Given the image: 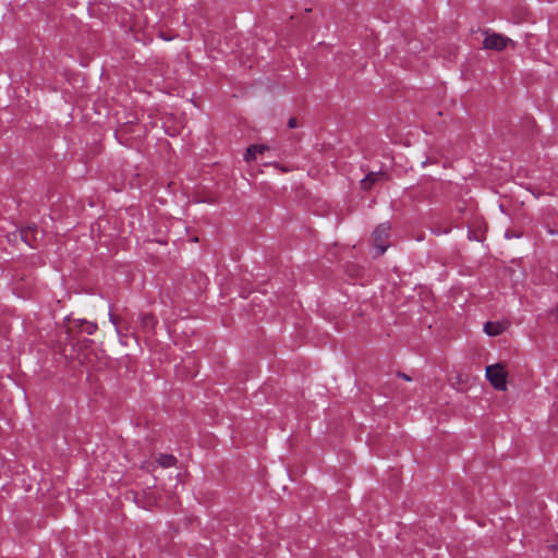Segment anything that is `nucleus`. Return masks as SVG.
Returning a JSON list of instances; mask_svg holds the SVG:
<instances>
[{
	"label": "nucleus",
	"instance_id": "1",
	"mask_svg": "<svg viewBox=\"0 0 558 558\" xmlns=\"http://www.w3.org/2000/svg\"><path fill=\"white\" fill-rule=\"evenodd\" d=\"M486 378L489 380L492 386L500 391L507 389V372L502 364H494L486 367Z\"/></svg>",
	"mask_w": 558,
	"mask_h": 558
},
{
	"label": "nucleus",
	"instance_id": "2",
	"mask_svg": "<svg viewBox=\"0 0 558 558\" xmlns=\"http://www.w3.org/2000/svg\"><path fill=\"white\" fill-rule=\"evenodd\" d=\"M389 231H390V225L381 223L375 229V231L373 233V241H374V245L377 250L378 256L383 255L388 247L387 240L389 236Z\"/></svg>",
	"mask_w": 558,
	"mask_h": 558
},
{
	"label": "nucleus",
	"instance_id": "3",
	"mask_svg": "<svg viewBox=\"0 0 558 558\" xmlns=\"http://www.w3.org/2000/svg\"><path fill=\"white\" fill-rule=\"evenodd\" d=\"M486 37L483 41V46L485 49H492V50H504L509 43H511V39L497 33L489 34L488 32H485Z\"/></svg>",
	"mask_w": 558,
	"mask_h": 558
},
{
	"label": "nucleus",
	"instance_id": "4",
	"mask_svg": "<svg viewBox=\"0 0 558 558\" xmlns=\"http://www.w3.org/2000/svg\"><path fill=\"white\" fill-rule=\"evenodd\" d=\"M385 173L383 172H369L364 179L361 180V189L364 191L369 190L376 182L383 180Z\"/></svg>",
	"mask_w": 558,
	"mask_h": 558
},
{
	"label": "nucleus",
	"instance_id": "5",
	"mask_svg": "<svg viewBox=\"0 0 558 558\" xmlns=\"http://www.w3.org/2000/svg\"><path fill=\"white\" fill-rule=\"evenodd\" d=\"M36 234L37 230L35 227H26L21 230V238L22 240L29 246V247H36Z\"/></svg>",
	"mask_w": 558,
	"mask_h": 558
},
{
	"label": "nucleus",
	"instance_id": "6",
	"mask_svg": "<svg viewBox=\"0 0 558 558\" xmlns=\"http://www.w3.org/2000/svg\"><path fill=\"white\" fill-rule=\"evenodd\" d=\"M506 325L499 322H487L484 325V331L488 336H498L504 332Z\"/></svg>",
	"mask_w": 558,
	"mask_h": 558
},
{
	"label": "nucleus",
	"instance_id": "7",
	"mask_svg": "<svg viewBox=\"0 0 558 558\" xmlns=\"http://www.w3.org/2000/svg\"><path fill=\"white\" fill-rule=\"evenodd\" d=\"M157 462L162 468H170L177 463V458L172 454L161 453L157 458Z\"/></svg>",
	"mask_w": 558,
	"mask_h": 558
},
{
	"label": "nucleus",
	"instance_id": "8",
	"mask_svg": "<svg viewBox=\"0 0 558 558\" xmlns=\"http://www.w3.org/2000/svg\"><path fill=\"white\" fill-rule=\"evenodd\" d=\"M97 329V325L94 323L85 322L82 324V331L86 332L87 335H93Z\"/></svg>",
	"mask_w": 558,
	"mask_h": 558
},
{
	"label": "nucleus",
	"instance_id": "9",
	"mask_svg": "<svg viewBox=\"0 0 558 558\" xmlns=\"http://www.w3.org/2000/svg\"><path fill=\"white\" fill-rule=\"evenodd\" d=\"M155 323H156V320H155L154 316H151V315H143L142 316L143 326L151 329L154 327Z\"/></svg>",
	"mask_w": 558,
	"mask_h": 558
},
{
	"label": "nucleus",
	"instance_id": "10",
	"mask_svg": "<svg viewBox=\"0 0 558 558\" xmlns=\"http://www.w3.org/2000/svg\"><path fill=\"white\" fill-rule=\"evenodd\" d=\"M256 155H257L256 148H254L253 145H252V146H250L246 149L244 158H245L246 161H250L252 159H255Z\"/></svg>",
	"mask_w": 558,
	"mask_h": 558
},
{
	"label": "nucleus",
	"instance_id": "11",
	"mask_svg": "<svg viewBox=\"0 0 558 558\" xmlns=\"http://www.w3.org/2000/svg\"><path fill=\"white\" fill-rule=\"evenodd\" d=\"M254 148H256L257 154H263L264 151L268 150V146L266 145H253Z\"/></svg>",
	"mask_w": 558,
	"mask_h": 558
},
{
	"label": "nucleus",
	"instance_id": "12",
	"mask_svg": "<svg viewBox=\"0 0 558 558\" xmlns=\"http://www.w3.org/2000/svg\"><path fill=\"white\" fill-rule=\"evenodd\" d=\"M288 126L290 129H294L298 126V120L295 118H290L288 121Z\"/></svg>",
	"mask_w": 558,
	"mask_h": 558
},
{
	"label": "nucleus",
	"instance_id": "13",
	"mask_svg": "<svg viewBox=\"0 0 558 558\" xmlns=\"http://www.w3.org/2000/svg\"><path fill=\"white\" fill-rule=\"evenodd\" d=\"M118 319H119V318H118L116 315L110 314V320H111V323H112L114 326H117V325H118Z\"/></svg>",
	"mask_w": 558,
	"mask_h": 558
},
{
	"label": "nucleus",
	"instance_id": "14",
	"mask_svg": "<svg viewBox=\"0 0 558 558\" xmlns=\"http://www.w3.org/2000/svg\"><path fill=\"white\" fill-rule=\"evenodd\" d=\"M505 235H506L507 239H511V238H514V236L518 238L519 236V235H517L514 233H511L510 231H507Z\"/></svg>",
	"mask_w": 558,
	"mask_h": 558
},
{
	"label": "nucleus",
	"instance_id": "15",
	"mask_svg": "<svg viewBox=\"0 0 558 558\" xmlns=\"http://www.w3.org/2000/svg\"><path fill=\"white\" fill-rule=\"evenodd\" d=\"M551 314L555 316V319L558 322V305L556 308L551 312Z\"/></svg>",
	"mask_w": 558,
	"mask_h": 558
},
{
	"label": "nucleus",
	"instance_id": "16",
	"mask_svg": "<svg viewBox=\"0 0 558 558\" xmlns=\"http://www.w3.org/2000/svg\"><path fill=\"white\" fill-rule=\"evenodd\" d=\"M399 376L402 377L405 380H411V378L407 374L400 373Z\"/></svg>",
	"mask_w": 558,
	"mask_h": 558
}]
</instances>
